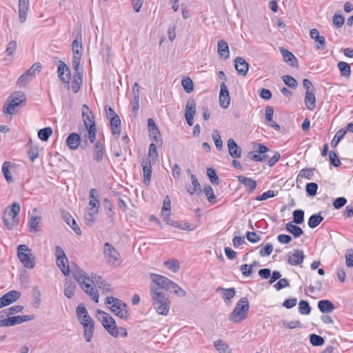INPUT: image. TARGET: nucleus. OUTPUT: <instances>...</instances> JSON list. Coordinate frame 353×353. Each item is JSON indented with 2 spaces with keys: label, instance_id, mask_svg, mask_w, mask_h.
Segmentation results:
<instances>
[{
  "label": "nucleus",
  "instance_id": "f257e3e1",
  "mask_svg": "<svg viewBox=\"0 0 353 353\" xmlns=\"http://www.w3.org/2000/svg\"><path fill=\"white\" fill-rule=\"evenodd\" d=\"M150 276L152 280V283L150 285V292H152L154 289L157 290V292H161L172 290L174 294L176 295L181 296H186V292L168 278L154 273H151Z\"/></svg>",
  "mask_w": 353,
  "mask_h": 353
},
{
  "label": "nucleus",
  "instance_id": "f03ea898",
  "mask_svg": "<svg viewBox=\"0 0 353 353\" xmlns=\"http://www.w3.org/2000/svg\"><path fill=\"white\" fill-rule=\"evenodd\" d=\"M72 274L76 283L77 282L79 284L81 289L89 294L95 303H98L99 298L98 290L90 283L91 278L88 276L85 271L80 268H76L72 270Z\"/></svg>",
  "mask_w": 353,
  "mask_h": 353
},
{
  "label": "nucleus",
  "instance_id": "7ed1b4c3",
  "mask_svg": "<svg viewBox=\"0 0 353 353\" xmlns=\"http://www.w3.org/2000/svg\"><path fill=\"white\" fill-rule=\"evenodd\" d=\"M97 317L101 321L104 328L114 337H125L128 335L126 330L123 327H118L114 319L107 312L97 310Z\"/></svg>",
  "mask_w": 353,
  "mask_h": 353
},
{
  "label": "nucleus",
  "instance_id": "20e7f679",
  "mask_svg": "<svg viewBox=\"0 0 353 353\" xmlns=\"http://www.w3.org/2000/svg\"><path fill=\"white\" fill-rule=\"evenodd\" d=\"M156 290L154 289L150 292L152 306L159 314L166 316L168 314L170 307V298L164 292Z\"/></svg>",
  "mask_w": 353,
  "mask_h": 353
},
{
  "label": "nucleus",
  "instance_id": "39448f33",
  "mask_svg": "<svg viewBox=\"0 0 353 353\" xmlns=\"http://www.w3.org/2000/svg\"><path fill=\"white\" fill-rule=\"evenodd\" d=\"M21 207L17 202H14L11 205L7 207L5 210L3 219L6 228L8 230H12L15 228L18 223V214L20 212Z\"/></svg>",
  "mask_w": 353,
  "mask_h": 353
},
{
  "label": "nucleus",
  "instance_id": "423d86ee",
  "mask_svg": "<svg viewBox=\"0 0 353 353\" xmlns=\"http://www.w3.org/2000/svg\"><path fill=\"white\" fill-rule=\"evenodd\" d=\"M249 301L246 297L241 298L236 304L233 311L230 315V321L234 323H240L243 321L249 312Z\"/></svg>",
  "mask_w": 353,
  "mask_h": 353
},
{
  "label": "nucleus",
  "instance_id": "0eeeda50",
  "mask_svg": "<svg viewBox=\"0 0 353 353\" xmlns=\"http://www.w3.org/2000/svg\"><path fill=\"white\" fill-rule=\"evenodd\" d=\"M25 99L26 97L23 92L16 91L11 93L3 105V113L10 115L14 114L15 113V108Z\"/></svg>",
  "mask_w": 353,
  "mask_h": 353
},
{
  "label": "nucleus",
  "instance_id": "6e6552de",
  "mask_svg": "<svg viewBox=\"0 0 353 353\" xmlns=\"http://www.w3.org/2000/svg\"><path fill=\"white\" fill-rule=\"evenodd\" d=\"M105 304L119 318L125 319L128 316L127 305L121 300L113 296H108Z\"/></svg>",
  "mask_w": 353,
  "mask_h": 353
},
{
  "label": "nucleus",
  "instance_id": "1a4fd4ad",
  "mask_svg": "<svg viewBox=\"0 0 353 353\" xmlns=\"http://www.w3.org/2000/svg\"><path fill=\"white\" fill-rule=\"evenodd\" d=\"M17 256L24 267L32 269L34 267L35 257L32 250L26 245H19L17 247Z\"/></svg>",
  "mask_w": 353,
  "mask_h": 353
},
{
  "label": "nucleus",
  "instance_id": "9d476101",
  "mask_svg": "<svg viewBox=\"0 0 353 353\" xmlns=\"http://www.w3.org/2000/svg\"><path fill=\"white\" fill-rule=\"evenodd\" d=\"M103 254L108 265L114 268L120 265L121 263L120 254L110 243L104 244Z\"/></svg>",
  "mask_w": 353,
  "mask_h": 353
},
{
  "label": "nucleus",
  "instance_id": "9b49d317",
  "mask_svg": "<svg viewBox=\"0 0 353 353\" xmlns=\"http://www.w3.org/2000/svg\"><path fill=\"white\" fill-rule=\"evenodd\" d=\"M72 66H79L82 56V39L79 34L72 43Z\"/></svg>",
  "mask_w": 353,
  "mask_h": 353
},
{
  "label": "nucleus",
  "instance_id": "f8f14e48",
  "mask_svg": "<svg viewBox=\"0 0 353 353\" xmlns=\"http://www.w3.org/2000/svg\"><path fill=\"white\" fill-rule=\"evenodd\" d=\"M34 319L32 315L15 316L0 320V327L13 326Z\"/></svg>",
  "mask_w": 353,
  "mask_h": 353
},
{
  "label": "nucleus",
  "instance_id": "ddd939ff",
  "mask_svg": "<svg viewBox=\"0 0 353 353\" xmlns=\"http://www.w3.org/2000/svg\"><path fill=\"white\" fill-rule=\"evenodd\" d=\"M196 113V102L194 99H189L187 101L185 110V118L187 123L192 126L194 123V116Z\"/></svg>",
  "mask_w": 353,
  "mask_h": 353
},
{
  "label": "nucleus",
  "instance_id": "4468645a",
  "mask_svg": "<svg viewBox=\"0 0 353 353\" xmlns=\"http://www.w3.org/2000/svg\"><path fill=\"white\" fill-rule=\"evenodd\" d=\"M21 293L17 290H11L0 298V308L9 305L20 298Z\"/></svg>",
  "mask_w": 353,
  "mask_h": 353
},
{
  "label": "nucleus",
  "instance_id": "2eb2a0df",
  "mask_svg": "<svg viewBox=\"0 0 353 353\" xmlns=\"http://www.w3.org/2000/svg\"><path fill=\"white\" fill-rule=\"evenodd\" d=\"M230 103V96L228 90V87L225 82H222L220 85L219 104L221 108L226 109L229 107Z\"/></svg>",
  "mask_w": 353,
  "mask_h": 353
},
{
  "label": "nucleus",
  "instance_id": "dca6fc26",
  "mask_svg": "<svg viewBox=\"0 0 353 353\" xmlns=\"http://www.w3.org/2000/svg\"><path fill=\"white\" fill-rule=\"evenodd\" d=\"M82 117L86 129L96 127L92 112L85 104L82 106Z\"/></svg>",
  "mask_w": 353,
  "mask_h": 353
},
{
  "label": "nucleus",
  "instance_id": "f3484780",
  "mask_svg": "<svg viewBox=\"0 0 353 353\" xmlns=\"http://www.w3.org/2000/svg\"><path fill=\"white\" fill-rule=\"evenodd\" d=\"M90 283H91L92 286L94 285L101 290L102 293L107 294L112 291L111 285L103 281L100 276L95 275L92 276Z\"/></svg>",
  "mask_w": 353,
  "mask_h": 353
},
{
  "label": "nucleus",
  "instance_id": "a211bd4d",
  "mask_svg": "<svg viewBox=\"0 0 353 353\" xmlns=\"http://www.w3.org/2000/svg\"><path fill=\"white\" fill-rule=\"evenodd\" d=\"M40 70L38 68H30L24 74H23L18 79L17 84L20 87H23L29 82L37 73Z\"/></svg>",
  "mask_w": 353,
  "mask_h": 353
},
{
  "label": "nucleus",
  "instance_id": "6ab92c4d",
  "mask_svg": "<svg viewBox=\"0 0 353 353\" xmlns=\"http://www.w3.org/2000/svg\"><path fill=\"white\" fill-rule=\"evenodd\" d=\"M152 165H154L152 161L149 160H143L141 165L143 168V183L148 185L151 181L152 176Z\"/></svg>",
  "mask_w": 353,
  "mask_h": 353
},
{
  "label": "nucleus",
  "instance_id": "aec40b11",
  "mask_svg": "<svg viewBox=\"0 0 353 353\" xmlns=\"http://www.w3.org/2000/svg\"><path fill=\"white\" fill-rule=\"evenodd\" d=\"M105 153V148L103 145L99 141H96L93 146V160L97 163L103 161V155Z\"/></svg>",
  "mask_w": 353,
  "mask_h": 353
},
{
  "label": "nucleus",
  "instance_id": "412c9836",
  "mask_svg": "<svg viewBox=\"0 0 353 353\" xmlns=\"http://www.w3.org/2000/svg\"><path fill=\"white\" fill-rule=\"evenodd\" d=\"M228 152L234 159L240 158L241 156V148L237 145L236 141L230 138L228 141Z\"/></svg>",
  "mask_w": 353,
  "mask_h": 353
},
{
  "label": "nucleus",
  "instance_id": "4be33fe9",
  "mask_svg": "<svg viewBox=\"0 0 353 353\" xmlns=\"http://www.w3.org/2000/svg\"><path fill=\"white\" fill-rule=\"evenodd\" d=\"M237 179L239 181L245 186L246 190L249 193L253 192L254 190L256 189V182L254 179L245 176L243 175L238 176Z\"/></svg>",
  "mask_w": 353,
  "mask_h": 353
},
{
  "label": "nucleus",
  "instance_id": "5701e85b",
  "mask_svg": "<svg viewBox=\"0 0 353 353\" xmlns=\"http://www.w3.org/2000/svg\"><path fill=\"white\" fill-rule=\"evenodd\" d=\"M305 259L304 253L302 250H294L292 255L288 257V262L292 265H299L301 264Z\"/></svg>",
  "mask_w": 353,
  "mask_h": 353
},
{
  "label": "nucleus",
  "instance_id": "b1692460",
  "mask_svg": "<svg viewBox=\"0 0 353 353\" xmlns=\"http://www.w3.org/2000/svg\"><path fill=\"white\" fill-rule=\"evenodd\" d=\"M66 144L70 149L76 150L81 145V137L79 134L73 132L69 134L66 139Z\"/></svg>",
  "mask_w": 353,
  "mask_h": 353
},
{
  "label": "nucleus",
  "instance_id": "393cba45",
  "mask_svg": "<svg viewBox=\"0 0 353 353\" xmlns=\"http://www.w3.org/2000/svg\"><path fill=\"white\" fill-rule=\"evenodd\" d=\"M191 181H192V186L186 185L185 189L187 192L190 194L193 195L194 193L201 192V185L194 174H191Z\"/></svg>",
  "mask_w": 353,
  "mask_h": 353
},
{
  "label": "nucleus",
  "instance_id": "a878e982",
  "mask_svg": "<svg viewBox=\"0 0 353 353\" xmlns=\"http://www.w3.org/2000/svg\"><path fill=\"white\" fill-rule=\"evenodd\" d=\"M310 37L317 43V48L322 49L325 46V39L323 36L319 35L318 30L313 28L310 32Z\"/></svg>",
  "mask_w": 353,
  "mask_h": 353
},
{
  "label": "nucleus",
  "instance_id": "bb28decb",
  "mask_svg": "<svg viewBox=\"0 0 353 353\" xmlns=\"http://www.w3.org/2000/svg\"><path fill=\"white\" fill-rule=\"evenodd\" d=\"M97 137V128L87 129V134L83 136L85 138L83 143L81 145V148H85L88 144V139L90 143H94Z\"/></svg>",
  "mask_w": 353,
  "mask_h": 353
},
{
  "label": "nucleus",
  "instance_id": "cd10ccee",
  "mask_svg": "<svg viewBox=\"0 0 353 353\" xmlns=\"http://www.w3.org/2000/svg\"><path fill=\"white\" fill-rule=\"evenodd\" d=\"M318 307L323 313H330L334 310V304L327 299L319 301L318 302Z\"/></svg>",
  "mask_w": 353,
  "mask_h": 353
},
{
  "label": "nucleus",
  "instance_id": "c85d7f7f",
  "mask_svg": "<svg viewBox=\"0 0 353 353\" xmlns=\"http://www.w3.org/2000/svg\"><path fill=\"white\" fill-rule=\"evenodd\" d=\"M77 287L76 281L66 279L65 283L64 295L70 299L73 296Z\"/></svg>",
  "mask_w": 353,
  "mask_h": 353
},
{
  "label": "nucleus",
  "instance_id": "c756f323",
  "mask_svg": "<svg viewBox=\"0 0 353 353\" xmlns=\"http://www.w3.org/2000/svg\"><path fill=\"white\" fill-rule=\"evenodd\" d=\"M112 132L114 135L119 137L121 133V119L118 115L110 119Z\"/></svg>",
  "mask_w": 353,
  "mask_h": 353
},
{
  "label": "nucleus",
  "instance_id": "7c9ffc66",
  "mask_svg": "<svg viewBox=\"0 0 353 353\" xmlns=\"http://www.w3.org/2000/svg\"><path fill=\"white\" fill-rule=\"evenodd\" d=\"M218 53L221 58L227 59L229 57L230 51L228 45L224 40L218 42Z\"/></svg>",
  "mask_w": 353,
  "mask_h": 353
},
{
  "label": "nucleus",
  "instance_id": "2f4dec72",
  "mask_svg": "<svg viewBox=\"0 0 353 353\" xmlns=\"http://www.w3.org/2000/svg\"><path fill=\"white\" fill-rule=\"evenodd\" d=\"M285 229L288 232L292 234L294 238H298L303 234V230L300 227L293 224V222L287 223Z\"/></svg>",
  "mask_w": 353,
  "mask_h": 353
},
{
  "label": "nucleus",
  "instance_id": "473e14b6",
  "mask_svg": "<svg viewBox=\"0 0 353 353\" xmlns=\"http://www.w3.org/2000/svg\"><path fill=\"white\" fill-rule=\"evenodd\" d=\"M58 74L61 81L64 83H69L71 79L70 68H58Z\"/></svg>",
  "mask_w": 353,
  "mask_h": 353
},
{
  "label": "nucleus",
  "instance_id": "72a5a7b5",
  "mask_svg": "<svg viewBox=\"0 0 353 353\" xmlns=\"http://www.w3.org/2000/svg\"><path fill=\"white\" fill-rule=\"evenodd\" d=\"M56 262L57 266L61 270V272L65 275L68 276L70 274V268L68 265V258L63 257L61 259H56Z\"/></svg>",
  "mask_w": 353,
  "mask_h": 353
},
{
  "label": "nucleus",
  "instance_id": "f704fd0d",
  "mask_svg": "<svg viewBox=\"0 0 353 353\" xmlns=\"http://www.w3.org/2000/svg\"><path fill=\"white\" fill-rule=\"evenodd\" d=\"M305 103L307 109L313 110L316 107V97L314 92H305Z\"/></svg>",
  "mask_w": 353,
  "mask_h": 353
},
{
  "label": "nucleus",
  "instance_id": "c9c22d12",
  "mask_svg": "<svg viewBox=\"0 0 353 353\" xmlns=\"http://www.w3.org/2000/svg\"><path fill=\"white\" fill-rule=\"evenodd\" d=\"M323 220V216H321V213L314 214L310 216L308 219V225L311 228L317 227Z\"/></svg>",
  "mask_w": 353,
  "mask_h": 353
},
{
  "label": "nucleus",
  "instance_id": "e433bc0d",
  "mask_svg": "<svg viewBox=\"0 0 353 353\" xmlns=\"http://www.w3.org/2000/svg\"><path fill=\"white\" fill-rule=\"evenodd\" d=\"M76 314H77V317L80 322H81L83 321V319H89V320L90 319V316L88 314V312L86 308L84 307V305L83 304H80L77 306V307L76 309Z\"/></svg>",
  "mask_w": 353,
  "mask_h": 353
},
{
  "label": "nucleus",
  "instance_id": "4c0bfd02",
  "mask_svg": "<svg viewBox=\"0 0 353 353\" xmlns=\"http://www.w3.org/2000/svg\"><path fill=\"white\" fill-rule=\"evenodd\" d=\"M150 139L157 143V145L161 146L163 143L162 139L161 138V134L159 128L154 130H149Z\"/></svg>",
  "mask_w": 353,
  "mask_h": 353
},
{
  "label": "nucleus",
  "instance_id": "58836bf2",
  "mask_svg": "<svg viewBox=\"0 0 353 353\" xmlns=\"http://www.w3.org/2000/svg\"><path fill=\"white\" fill-rule=\"evenodd\" d=\"M281 52L283 55L284 61L290 65L293 66L295 61H296V57L290 51L284 49H281Z\"/></svg>",
  "mask_w": 353,
  "mask_h": 353
},
{
  "label": "nucleus",
  "instance_id": "ea45409f",
  "mask_svg": "<svg viewBox=\"0 0 353 353\" xmlns=\"http://www.w3.org/2000/svg\"><path fill=\"white\" fill-rule=\"evenodd\" d=\"M94 330V323L90 325H84L83 326V334L86 341H91Z\"/></svg>",
  "mask_w": 353,
  "mask_h": 353
},
{
  "label": "nucleus",
  "instance_id": "a19ab883",
  "mask_svg": "<svg viewBox=\"0 0 353 353\" xmlns=\"http://www.w3.org/2000/svg\"><path fill=\"white\" fill-rule=\"evenodd\" d=\"M53 130L50 127L42 128L38 132V137L43 141L48 140L49 137L52 134Z\"/></svg>",
  "mask_w": 353,
  "mask_h": 353
},
{
  "label": "nucleus",
  "instance_id": "79ce46f5",
  "mask_svg": "<svg viewBox=\"0 0 353 353\" xmlns=\"http://www.w3.org/2000/svg\"><path fill=\"white\" fill-rule=\"evenodd\" d=\"M214 345L219 353H231L230 348L222 340H217L214 341Z\"/></svg>",
  "mask_w": 353,
  "mask_h": 353
},
{
  "label": "nucleus",
  "instance_id": "37998d69",
  "mask_svg": "<svg viewBox=\"0 0 353 353\" xmlns=\"http://www.w3.org/2000/svg\"><path fill=\"white\" fill-rule=\"evenodd\" d=\"M221 290L223 292L222 297L225 301H230L232 299L236 294L234 288H223L219 287L217 291Z\"/></svg>",
  "mask_w": 353,
  "mask_h": 353
},
{
  "label": "nucleus",
  "instance_id": "c03bdc74",
  "mask_svg": "<svg viewBox=\"0 0 353 353\" xmlns=\"http://www.w3.org/2000/svg\"><path fill=\"white\" fill-rule=\"evenodd\" d=\"M157 143H151L149 146V150H148V156L150 158V161L152 162L153 164H155L157 158H158V152L157 150Z\"/></svg>",
  "mask_w": 353,
  "mask_h": 353
},
{
  "label": "nucleus",
  "instance_id": "a18cd8bd",
  "mask_svg": "<svg viewBox=\"0 0 353 353\" xmlns=\"http://www.w3.org/2000/svg\"><path fill=\"white\" fill-rule=\"evenodd\" d=\"M346 132L347 130L344 128L340 129L339 131L336 132L331 142V146L332 148H335L338 145L339 141L343 138V137L346 134Z\"/></svg>",
  "mask_w": 353,
  "mask_h": 353
},
{
  "label": "nucleus",
  "instance_id": "49530a36",
  "mask_svg": "<svg viewBox=\"0 0 353 353\" xmlns=\"http://www.w3.org/2000/svg\"><path fill=\"white\" fill-rule=\"evenodd\" d=\"M11 167V163L8 161H6L3 163L2 165V172L3 174L7 181V182L10 183L12 181V177L10 172V168Z\"/></svg>",
  "mask_w": 353,
  "mask_h": 353
},
{
  "label": "nucleus",
  "instance_id": "de8ad7c7",
  "mask_svg": "<svg viewBox=\"0 0 353 353\" xmlns=\"http://www.w3.org/2000/svg\"><path fill=\"white\" fill-rule=\"evenodd\" d=\"M182 86L187 93H190L193 91L194 84L192 80L190 77H185L181 81Z\"/></svg>",
  "mask_w": 353,
  "mask_h": 353
},
{
  "label": "nucleus",
  "instance_id": "09e8293b",
  "mask_svg": "<svg viewBox=\"0 0 353 353\" xmlns=\"http://www.w3.org/2000/svg\"><path fill=\"white\" fill-rule=\"evenodd\" d=\"M163 264L168 269L174 272H176L179 269V263L176 259L165 261Z\"/></svg>",
  "mask_w": 353,
  "mask_h": 353
},
{
  "label": "nucleus",
  "instance_id": "8fccbe9b",
  "mask_svg": "<svg viewBox=\"0 0 353 353\" xmlns=\"http://www.w3.org/2000/svg\"><path fill=\"white\" fill-rule=\"evenodd\" d=\"M299 311L301 314L307 315L311 312V307L306 301L301 300L299 303Z\"/></svg>",
  "mask_w": 353,
  "mask_h": 353
},
{
  "label": "nucleus",
  "instance_id": "3c124183",
  "mask_svg": "<svg viewBox=\"0 0 353 353\" xmlns=\"http://www.w3.org/2000/svg\"><path fill=\"white\" fill-rule=\"evenodd\" d=\"M212 138L214 140L215 146L219 151L223 149V142L221 140V135L217 130H213L212 134Z\"/></svg>",
  "mask_w": 353,
  "mask_h": 353
},
{
  "label": "nucleus",
  "instance_id": "603ef678",
  "mask_svg": "<svg viewBox=\"0 0 353 353\" xmlns=\"http://www.w3.org/2000/svg\"><path fill=\"white\" fill-rule=\"evenodd\" d=\"M310 341L311 344L314 346H321L323 345L325 343L324 339L316 334H312L310 336Z\"/></svg>",
  "mask_w": 353,
  "mask_h": 353
},
{
  "label": "nucleus",
  "instance_id": "864d4df0",
  "mask_svg": "<svg viewBox=\"0 0 353 353\" xmlns=\"http://www.w3.org/2000/svg\"><path fill=\"white\" fill-rule=\"evenodd\" d=\"M304 221V212L302 210H295L293 212V223L301 224Z\"/></svg>",
  "mask_w": 353,
  "mask_h": 353
},
{
  "label": "nucleus",
  "instance_id": "5fc2aeb1",
  "mask_svg": "<svg viewBox=\"0 0 353 353\" xmlns=\"http://www.w3.org/2000/svg\"><path fill=\"white\" fill-rule=\"evenodd\" d=\"M207 175L213 184H219V177L216 173V171L212 168H209L207 169Z\"/></svg>",
  "mask_w": 353,
  "mask_h": 353
},
{
  "label": "nucleus",
  "instance_id": "6e6d98bb",
  "mask_svg": "<svg viewBox=\"0 0 353 353\" xmlns=\"http://www.w3.org/2000/svg\"><path fill=\"white\" fill-rule=\"evenodd\" d=\"M203 192L205 195L207 196L209 202L214 203L216 201V196L211 186L208 185L207 187H205L203 189Z\"/></svg>",
  "mask_w": 353,
  "mask_h": 353
},
{
  "label": "nucleus",
  "instance_id": "4d7b16f0",
  "mask_svg": "<svg viewBox=\"0 0 353 353\" xmlns=\"http://www.w3.org/2000/svg\"><path fill=\"white\" fill-rule=\"evenodd\" d=\"M282 79L288 86L292 88H296L298 85L295 79L290 75H283Z\"/></svg>",
  "mask_w": 353,
  "mask_h": 353
},
{
  "label": "nucleus",
  "instance_id": "13d9d810",
  "mask_svg": "<svg viewBox=\"0 0 353 353\" xmlns=\"http://www.w3.org/2000/svg\"><path fill=\"white\" fill-rule=\"evenodd\" d=\"M318 185L316 183H309L306 185L305 190L308 196H314L316 194Z\"/></svg>",
  "mask_w": 353,
  "mask_h": 353
},
{
  "label": "nucleus",
  "instance_id": "bf43d9fd",
  "mask_svg": "<svg viewBox=\"0 0 353 353\" xmlns=\"http://www.w3.org/2000/svg\"><path fill=\"white\" fill-rule=\"evenodd\" d=\"M314 168L302 169L299 174V176L311 180L314 176Z\"/></svg>",
  "mask_w": 353,
  "mask_h": 353
},
{
  "label": "nucleus",
  "instance_id": "052dcab7",
  "mask_svg": "<svg viewBox=\"0 0 353 353\" xmlns=\"http://www.w3.org/2000/svg\"><path fill=\"white\" fill-rule=\"evenodd\" d=\"M97 214H94V212L89 211L85 213L84 215V221L85 223L89 226L92 227L94 223V216Z\"/></svg>",
  "mask_w": 353,
  "mask_h": 353
},
{
  "label": "nucleus",
  "instance_id": "680f3d73",
  "mask_svg": "<svg viewBox=\"0 0 353 353\" xmlns=\"http://www.w3.org/2000/svg\"><path fill=\"white\" fill-rule=\"evenodd\" d=\"M329 158H330L331 164L333 166L339 167L341 165V161L334 151L332 150L330 152Z\"/></svg>",
  "mask_w": 353,
  "mask_h": 353
},
{
  "label": "nucleus",
  "instance_id": "e2e57ef3",
  "mask_svg": "<svg viewBox=\"0 0 353 353\" xmlns=\"http://www.w3.org/2000/svg\"><path fill=\"white\" fill-rule=\"evenodd\" d=\"M290 286L289 281L287 279H280L279 281L274 285L276 290H281L283 288Z\"/></svg>",
  "mask_w": 353,
  "mask_h": 353
},
{
  "label": "nucleus",
  "instance_id": "0e129e2a",
  "mask_svg": "<svg viewBox=\"0 0 353 353\" xmlns=\"http://www.w3.org/2000/svg\"><path fill=\"white\" fill-rule=\"evenodd\" d=\"M89 205L91 207L90 211L94 212V214L98 213V210L100 205L99 201L97 198H94V199H90L89 202Z\"/></svg>",
  "mask_w": 353,
  "mask_h": 353
},
{
  "label": "nucleus",
  "instance_id": "69168bd1",
  "mask_svg": "<svg viewBox=\"0 0 353 353\" xmlns=\"http://www.w3.org/2000/svg\"><path fill=\"white\" fill-rule=\"evenodd\" d=\"M273 251V246L270 243L266 244V245L262 248L259 252L261 256H267L271 254Z\"/></svg>",
  "mask_w": 353,
  "mask_h": 353
},
{
  "label": "nucleus",
  "instance_id": "338daca9",
  "mask_svg": "<svg viewBox=\"0 0 353 353\" xmlns=\"http://www.w3.org/2000/svg\"><path fill=\"white\" fill-rule=\"evenodd\" d=\"M345 22L344 17L341 14H335L333 17V23L337 28H341Z\"/></svg>",
  "mask_w": 353,
  "mask_h": 353
},
{
  "label": "nucleus",
  "instance_id": "774afa93",
  "mask_svg": "<svg viewBox=\"0 0 353 353\" xmlns=\"http://www.w3.org/2000/svg\"><path fill=\"white\" fill-rule=\"evenodd\" d=\"M345 263L347 267H353V251L348 250L345 253Z\"/></svg>",
  "mask_w": 353,
  "mask_h": 353
}]
</instances>
